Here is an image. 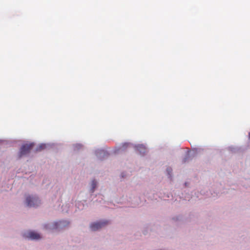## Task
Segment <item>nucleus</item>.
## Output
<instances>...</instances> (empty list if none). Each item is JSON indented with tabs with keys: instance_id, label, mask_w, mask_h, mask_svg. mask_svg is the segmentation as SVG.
I'll return each mask as SVG.
<instances>
[{
	"instance_id": "nucleus-1",
	"label": "nucleus",
	"mask_w": 250,
	"mask_h": 250,
	"mask_svg": "<svg viewBox=\"0 0 250 250\" xmlns=\"http://www.w3.org/2000/svg\"><path fill=\"white\" fill-rule=\"evenodd\" d=\"M42 204V200L37 195L25 194L24 204L26 207L36 208L39 207Z\"/></svg>"
},
{
	"instance_id": "nucleus-2",
	"label": "nucleus",
	"mask_w": 250,
	"mask_h": 250,
	"mask_svg": "<svg viewBox=\"0 0 250 250\" xmlns=\"http://www.w3.org/2000/svg\"><path fill=\"white\" fill-rule=\"evenodd\" d=\"M111 224V221L107 219H101L91 222L89 224V229L91 232H97Z\"/></svg>"
},
{
	"instance_id": "nucleus-3",
	"label": "nucleus",
	"mask_w": 250,
	"mask_h": 250,
	"mask_svg": "<svg viewBox=\"0 0 250 250\" xmlns=\"http://www.w3.org/2000/svg\"><path fill=\"white\" fill-rule=\"evenodd\" d=\"M21 237L25 240L38 241L42 239V236L39 233L32 230H26L21 233Z\"/></svg>"
},
{
	"instance_id": "nucleus-4",
	"label": "nucleus",
	"mask_w": 250,
	"mask_h": 250,
	"mask_svg": "<svg viewBox=\"0 0 250 250\" xmlns=\"http://www.w3.org/2000/svg\"><path fill=\"white\" fill-rule=\"evenodd\" d=\"M56 230L60 231L69 227L71 222L67 219L59 220L55 221Z\"/></svg>"
},
{
	"instance_id": "nucleus-5",
	"label": "nucleus",
	"mask_w": 250,
	"mask_h": 250,
	"mask_svg": "<svg viewBox=\"0 0 250 250\" xmlns=\"http://www.w3.org/2000/svg\"><path fill=\"white\" fill-rule=\"evenodd\" d=\"M35 145V143L33 142H28L23 144L20 148V152L21 155H24L29 153L34 148Z\"/></svg>"
},
{
	"instance_id": "nucleus-6",
	"label": "nucleus",
	"mask_w": 250,
	"mask_h": 250,
	"mask_svg": "<svg viewBox=\"0 0 250 250\" xmlns=\"http://www.w3.org/2000/svg\"><path fill=\"white\" fill-rule=\"evenodd\" d=\"M170 219L173 223L179 224L183 222L185 217L183 214H178L172 216Z\"/></svg>"
},
{
	"instance_id": "nucleus-7",
	"label": "nucleus",
	"mask_w": 250,
	"mask_h": 250,
	"mask_svg": "<svg viewBox=\"0 0 250 250\" xmlns=\"http://www.w3.org/2000/svg\"><path fill=\"white\" fill-rule=\"evenodd\" d=\"M42 227L45 230H56L55 221L43 223L42 225Z\"/></svg>"
},
{
	"instance_id": "nucleus-8",
	"label": "nucleus",
	"mask_w": 250,
	"mask_h": 250,
	"mask_svg": "<svg viewBox=\"0 0 250 250\" xmlns=\"http://www.w3.org/2000/svg\"><path fill=\"white\" fill-rule=\"evenodd\" d=\"M98 182L95 179H93L89 184V192L92 194L97 188Z\"/></svg>"
},
{
	"instance_id": "nucleus-9",
	"label": "nucleus",
	"mask_w": 250,
	"mask_h": 250,
	"mask_svg": "<svg viewBox=\"0 0 250 250\" xmlns=\"http://www.w3.org/2000/svg\"><path fill=\"white\" fill-rule=\"evenodd\" d=\"M86 200H83L81 201H78L76 203L75 206L79 210H83L85 207H87V204H86Z\"/></svg>"
},
{
	"instance_id": "nucleus-10",
	"label": "nucleus",
	"mask_w": 250,
	"mask_h": 250,
	"mask_svg": "<svg viewBox=\"0 0 250 250\" xmlns=\"http://www.w3.org/2000/svg\"><path fill=\"white\" fill-rule=\"evenodd\" d=\"M97 156H107L109 155L108 151L104 149H98L96 151Z\"/></svg>"
},
{
	"instance_id": "nucleus-11",
	"label": "nucleus",
	"mask_w": 250,
	"mask_h": 250,
	"mask_svg": "<svg viewBox=\"0 0 250 250\" xmlns=\"http://www.w3.org/2000/svg\"><path fill=\"white\" fill-rule=\"evenodd\" d=\"M135 148L141 153H145L146 151V147L143 144H138L135 146Z\"/></svg>"
},
{
	"instance_id": "nucleus-12",
	"label": "nucleus",
	"mask_w": 250,
	"mask_h": 250,
	"mask_svg": "<svg viewBox=\"0 0 250 250\" xmlns=\"http://www.w3.org/2000/svg\"><path fill=\"white\" fill-rule=\"evenodd\" d=\"M172 171V168L170 167H167L166 170V175L170 181H173Z\"/></svg>"
},
{
	"instance_id": "nucleus-13",
	"label": "nucleus",
	"mask_w": 250,
	"mask_h": 250,
	"mask_svg": "<svg viewBox=\"0 0 250 250\" xmlns=\"http://www.w3.org/2000/svg\"><path fill=\"white\" fill-rule=\"evenodd\" d=\"M131 146V144L130 143H127V142L124 143L121 145V146L119 148V149L121 150H125L127 148L130 147Z\"/></svg>"
},
{
	"instance_id": "nucleus-14",
	"label": "nucleus",
	"mask_w": 250,
	"mask_h": 250,
	"mask_svg": "<svg viewBox=\"0 0 250 250\" xmlns=\"http://www.w3.org/2000/svg\"><path fill=\"white\" fill-rule=\"evenodd\" d=\"M46 147V145L45 144H40L38 146H37L36 148V151H41L42 150H44Z\"/></svg>"
},
{
	"instance_id": "nucleus-15",
	"label": "nucleus",
	"mask_w": 250,
	"mask_h": 250,
	"mask_svg": "<svg viewBox=\"0 0 250 250\" xmlns=\"http://www.w3.org/2000/svg\"><path fill=\"white\" fill-rule=\"evenodd\" d=\"M83 146L81 144H76L73 145L74 149L75 150H79L82 149Z\"/></svg>"
},
{
	"instance_id": "nucleus-16",
	"label": "nucleus",
	"mask_w": 250,
	"mask_h": 250,
	"mask_svg": "<svg viewBox=\"0 0 250 250\" xmlns=\"http://www.w3.org/2000/svg\"><path fill=\"white\" fill-rule=\"evenodd\" d=\"M127 175L125 172H122L121 173L120 177L122 179L126 178L127 177Z\"/></svg>"
},
{
	"instance_id": "nucleus-17",
	"label": "nucleus",
	"mask_w": 250,
	"mask_h": 250,
	"mask_svg": "<svg viewBox=\"0 0 250 250\" xmlns=\"http://www.w3.org/2000/svg\"><path fill=\"white\" fill-rule=\"evenodd\" d=\"M189 158H190V157H184V158L183 159V160H182V163H186V162H188V160H189Z\"/></svg>"
},
{
	"instance_id": "nucleus-18",
	"label": "nucleus",
	"mask_w": 250,
	"mask_h": 250,
	"mask_svg": "<svg viewBox=\"0 0 250 250\" xmlns=\"http://www.w3.org/2000/svg\"><path fill=\"white\" fill-rule=\"evenodd\" d=\"M170 196L172 197V195H170V194H168V193H167V194H166V197L167 198H170Z\"/></svg>"
},
{
	"instance_id": "nucleus-19",
	"label": "nucleus",
	"mask_w": 250,
	"mask_h": 250,
	"mask_svg": "<svg viewBox=\"0 0 250 250\" xmlns=\"http://www.w3.org/2000/svg\"><path fill=\"white\" fill-rule=\"evenodd\" d=\"M184 185L186 187H187L188 185V182H185L184 183Z\"/></svg>"
},
{
	"instance_id": "nucleus-20",
	"label": "nucleus",
	"mask_w": 250,
	"mask_h": 250,
	"mask_svg": "<svg viewBox=\"0 0 250 250\" xmlns=\"http://www.w3.org/2000/svg\"><path fill=\"white\" fill-rule=\"evenodd\" d=\"M249 138L250 139V132L249 133Z\"/></svg>"
}]
</instances>
